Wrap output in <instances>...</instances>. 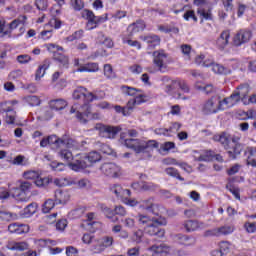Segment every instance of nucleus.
Masks as SVG:
<instances>
[{
    "label": "nucleus",
    "mask_w": 256,
    "mask_h": 256,
    "mask_svg": "<svg viewBox=\"0 0 256 256\" xmlns=\"http://www.w3.org/2000/svg\"><path fill=\"white\" fill-rule=\"evenodd\" d=\"M84 144H86V141H82L81 143H79L78 141L70 138L69 136H63L61 138H58L56 135L44 137L40 142V146L42 148H45L48 145L58 148L57 153L59 159L68 163H71L72 159L74 158L72 151H70L69 149L79 150L81 149V147L84 146Z\"/></svg>",
    "instance_id": "1"
},
{
    "label": "nucleus",
    "mask_w": 256,
    "mask_h": 256,
    "mask_svg": "<svg viewBox=\"0 0 256 256\" xmlns=\"http://www.w3.org/2000/svg\"><path fill=\"white\" fill-rule=\"evenodd\" d=\"M88 91L86 88L78 87L73 92V99L83 101L82 105L74 104L70 109V114H75L78 121L82 124L87 123V119H99L98 113H91V107L88 102Z\"/></svg>",
    "instance_id": "2"
},
{
    "label": "nucleus",
    "mask_w": 256,
    "mask_h": 256,
    "mask_svg": "<svg viewBox=\"0 0 256 256\" xmlns=\"http://www.w3.org/2000/svg\"><path fill=\"white\" fill-rule=\"evenodd\" d=\"M120 89L124 95L135 96V98L130 99L125 106V110L128 116L131 115V112L133 111L135 105H141L142 103L149 100V96L143 93L140 89H136L126 85L121 86Z\"/></svg>",
    "instance_id": "3"
},
{
    "label": "nucleus",
    "mask_w": 256,
    "mask_h": 256,
    "mask_svg": "<svg viewBox=\"0 0 256 256\" xmlns=\"http://www.w3.org/2000/svg\"><path fill=\"white\" fill-rule=\"evenodd\" d=\"M123 144L126 147L133 149L136 153L149 152L159 147V143L155 140L143 141L138 139H126Z\"/></svg>",
    "instance_id": "4"
},
{
    "label": "nucleus",
    "mask_w": 256,
    "mask_h": 256,
    "mask_svg": "<svg viewBox=\"0 0 256 256\" xmlns=\"http://www.w3.org/2000/svg\"><path fill=\"white\" fill-rule=\"evenodd\" d=\"M222 110L223 103L220 97H212L200 104V112H202V114L205 116L217 114L219 111Z\"/></svg>",
    "instance_id": "5"
},
{
    "label": "nucleus",
    "mask_w": 256,
    "mask_h": 256,
    "mask_svg": "<svg viewBox=\"0 0 256 256\" xmlns=\"http://www.w3.org/2000/svg\"><path fill=\"white\" fill-rule=\"evenodd\" d=\"M33 189V183L22 180L19 184V188L11 189V197L21 203H27L30 200L28 193Z\"/></svg>",
    "instance_id": "6"
},
{
    "label": "nucleus",
    "mask_w": 256,
    "mask_h": 256,
    "mask_svg": "<svg viewBox=\"0 0 256 256\" xmlns=\"http://www.w3.org/2000/svg\"><path fill=\"white\" fill-rule=\"evenodd\" d=\"M54 185L58 187L76 185L79 189H89L91 187L90 180L87 178L77 180V178H73L72 176H68L67 178H56L54 179Z\"/></svg>",
    "instance_id": "7"
},
{
    "label": "nucleus",
    "mask_w": 256,
    "mask_h": 256,
    "mask_svg": "<svg viewBox=\"0 0 256 256\" xmlns=\"http://www.w3.org/2000/svg\"><path fill=\"white\" fill-rule=\"evenodd\" d=\"M164 92L171 95L175 99H186L179 92V80H172L169 76H163L161 78Z\"/></svg>",
    "instance_id": "8"
},
{
    "label": "nucleus",
    "mask_w": 256,
    "mask_h": 256,
    "mask_svg": "<svg viewBox=\"0 0 256 256\" xmlns=\"http://www.w3.org/2000/svg\"><path fill=\"white\" fill-rule=\"evenodd\" d=\"M114 238L110 236H105L100 239H95L90 246L89 250L92 253V255H100V253H103L106 248H109L113 245Z\"/></svg>",
    "instance_id": "9"
},
{
    "label": "nucleus",
    "mask_w": 256,
    "mask_h": 256,
    "mask_svg": "<svg viewBox=\"0 0 256 256\" xmlns=\"http://www.w3.org/2000/svg\"><path fill=\"white\" fill-rule=\"evenodd\" d=\"M45 47L49 52H52L54 54V60L60 64V67L62 68H68L69 65V58L61 53L59 51H64V48L55 45V44H46Z\"/></svg>",
    "instance_id": "10"
},
{
    "label": "nucleus",
    "mask_w": 256,
    "mask_h": 256,
    "mask_svg": "<svg viewBox=\"0 0 256 256\" xmlns=\"http://www.w3.org/2000/svg\"><path fill=\"white\" fill-rule=\"evenodd\" d=\"M95 129L99 131V135L102 138L106 139H114L121 131V128L119 126L105 125L102 123H97Z\"/></svg>",
    "instance_id": "11"
},
{
    "label": "nucleus",
    "mask_w": 256,
    "mask_h": 256,
    "mask_svg": "<svg viewBox=\"0 0 256 256\" xmlns=\"http://www.w3.org/2000/svg\"><path fill=\"white\" fill-rule=\"evenodd\" d=\"M68 167L74 172H81L89 168V162L86 161V154H78L73 157Z\"/></svg>",
    "instance_id": "12"
},
{
    "label": "nucleus",
    "mask_w": 256,
    "mask_h": 256,
    "mask_svg": "<svg viewBox=\"0 0 256 256\" xmlns=\"http://www.w3.org/2000/svg\"><path fill=\"white\" fill-rule=\"evenodd\" d=\"M154 66L158 69L160 72H164V70L167 69V66L169 64L168 60V54L165 53L164 50H157L154 51Z\"/></svg>",
    "instance_id": "13"
},
{
    "label": "nucleus",
    "mask_w": 256,
    "mask_h": 256,
    "mask_svg": "<svg viewBox=\"0 0 256 256\" xmlns=\"http://www.w3.org/2000/svg\"><path fill=\"white\" fill-rule=\"evenodd\" d=\"M235 228L233 225H223L220 226V228H213L212 230H206V232L204 233V236L206 237H211V236H227L230 235L234 232Z\"/></svg>",
    "instance_id": "14"
},
{
    "label": "nucleus",
    "mask_w": 256,
    "mask_h": 256,
    "mask_svg": "<svg viewBox=\"0 0 256 256\" xmlns=\"http://www.w3.org/2000/svg\"><path fill=\"white\" fill-rule=\"evenodd\" d=\"M252 38L251 30H238L235 36L233 37L232 44L235 47H240L248 43Z\"/></svg>",
    "instance_id": "15"
},
{
    "label": "nucleus",
    "mask_w": 256,
    "mask_h": 256,
    "mask_svg": "<svg viewBox=\"0 0 256 256\" xmlns=\"http://www.w3.org/2000/svg\"><path fill=\"white\" fill-rule=\"evenodd\" d=\"M137 221L139 222L140 225L146 227L153 222H158L159 225H167V219L164 217L155 218L142 213H138Z\"/></svg>",
    "instance_id": "16"
},
{
    "label": "nucleus",
    "mask_w": 256,
    "mask_h": 256,
    "mask_svg": "<svg viewBox=\"0 0 256 256\" xmlns=\"http://www.w3.org/2000/svg\"><path fill=\"white\" fill-rule=\"evenodd\" d=\"M241 137L240 136H233L231 141L234 145H231V150L228 151V157L232 160H236L238 155H241V152L244 149V145L239 143Z\"/></svg>",
    "instance_id": "17"
},
{
    "label": "nucleus",
    "mask_w": 256,
    "mask_h": 256,
    "mask_svg": "<svg viewBox=\"0 0 256 256\" xmlns=\"http://www.w3.org/2000/svg\"><path fill=\"white\" fill-rule=\"evenodd\" d=\"M101 171L108 177H118L121 174V167L116 163H104L101 166Z\"/></svg>",
    "instance_id": "18"
},
{
    "label": "nucleus",
    "mask_w": 256,
    "mask_h": 256,
    "mask_svg": "<svg viewBox=\"0 0 256 256\" xmlns=\"http://www.w3.org/2000/svg\"><path fill=\"white\" fill-rule=\"evenodd\" d=\"M87 219L83 222V226L90 232H95L99 228L100 222L96 221L98 216L94 212H89L86 215Z\"/></svg>",
    "instance_id": "19"
},
{
    "label": "nucleus",
    "mask_w": 256,
    "mask_h": 256,
    "mask_svg": "<svg viewBox=\"0 0 256 256\" xmlns=\"http://www.w3.org/2000/svg\"><path fill=\"white\" fill-rule=\"evenodd\" d=\"M159 221H153L150 225L145 226L146 234L150 236H157L158 238H163L165 236V230L159 228Z\"/></svg>",
    "instance_id": "20"
},
{
    "label": "nucleus",
    "mask_w": 256,
    "mask_h": 256,
    "mask_svg": "<svg viewBox=\"0 0 256 256\" xmlns=\"http://www.w3.org/2000/svg\"><path fill=\"white\" fill-rule=\"evenodd\" d=\"M202 66L203 67H212V71L215 74L227 75V73H228V69L225 68V66H223L221 64L214 63V60L212 58H208V59L203 60Z\"/></svg>",
    "instance_id": "21"
},
{
    "label": "nucleus",
    "mask_w": 256,
    "mask_h": 256,
    "mask_svg": "<svg viewBox=\"0 0 256 256\" xmlns=\"http://www.w3.org/2000/svg\"><path fill=\"white\" fill-rule=\"evenodd\" d=\"M81 16L83 19L88 20L86 24V30L91 31L95 28H97L98 23L96 22V19L94 18V13L93 11H90L88 9H84L81 12Z\"/></svg>",
    "instance_id": "22"
},
{
    "label": "nucleus",
    "mask_w": 256,
    "mask_h": 256,
    "mask_svg": "<svg viewBox=\"0 0 256 256\" xmlns=\"http://www.w3.org/2000/svg\"><path fill=\"white\" fill-rule=\"evenodd\" d=\"M109 191L112 195H114L117 199L121 201L124 200L126 195H131V191L128 189H123V187L119 184H114L109 187Z\"/></svg>",
    "instance_id": "23"
},
{
    "label": "nucleus",
    "mask_w": 256,
    "mask_h": 256,
    "mask_svg": "<svg viewBox=\"0 0 256 256\" xmlns=\"http://www.w3.org/2000/svg\"><path fill=\"white\" fill-rule=\"evenodd\" d=\"M71 199V195L68 191H63L61 189L54 192V201L56 205H67Z\"/></svg>",
    "instance_id": "24"
},
{
    "label": "nucleus",
    "mask_w": 256,
    "mask_h": 256,
    "mask_svg": "<svg viewBox=\"0 0 256 256\" xmlns=\"http://www.w3.org/2000/svg\"><path fill=\"white\" fill-rule=\"evenodd\" d=\"M8 231L11 234H25L30 231V226L28 224H22V223H11L8 225Z\"/></svg>",
    "instance_id": "25"
},
{
    "label": "nucleus",
    "mask_w": 256,
    "mask_h": 256,
    "mask_svg": "<svg viewBox=\"0 0 256 256\" xmlns=\"http://www.w3.org/2000/svg\"><path fill=\"white\" fill-rule=\"evenodd\" d=\"M150 250H152L158 256H167L172 255L174 253V248L166 244H160L158 246L154 245L150 247Z\"/></svg>",
    "instance_id": "26"
},
{
    "label": "nucleus",
    "mask_w": 256,
    "mask_h": 256,
    "mask_svg": "<svg viewBox=\"0 0 256 256\" xmlns=\"http://www.w3.org/2000/svg\"><path fill=\"white\" fill-rule=\"evenodd\" d=\"M215 152L212 150H204L202 152L194 151V158L198 162H210L214 159Z\"/></svg>",
    "instance_id": "27"
},
{
    "label": "nucleus",
    "mask_w": 256,
    "mask_h": 256,
    "mask_svg": "<svg viewBox=\"0 0 256 256\" xmlns=\"http://www.w3.org/2000/svg\"><path fill=\"white\" fill-rule=\"evenodd\" d=\"M230 40V30H223L216 40V46L219 50H224L227 48Z\"/></svg>",
    "instance_id": "28"
},
{
    "label": "nucleus",
    "mask_w": 256,
    "mask_h": 256,
    "mask_svg": "<svg viewBox=\"0 0 256 256\" xmlns=\"http://www.w3.org/2000/svg\"><path fill=\"white\" fill-rule=\"evenodd\" d=\"M140 39L148 44V48L154 49L156 46H159L161 43V39L159 36L155 34L141 36Z\"/></svg>",
    "instance_id": "29"
},
{
    "label": "nucleus",
    "mask_w": 256,
    "mask_h": 256,
    "mask_svg": "<svg viewBox=\"0 0 256 256\" xmlns=\"http://www.w3.org/2000/svg\"><path fill=\"white\" fill-rule=\"evenodd\" d=\"M145 28H146V24L143 20H138L134 23H131L127 28V31L129 33L128 36H133L136 33L142 32L144 31Z\"/></svg>",
    "instance_id": "30"
},
{
    "label": "nucleus",
    "mask_w": 256,
    "mask_h": 256,
    "mask_svg": "<svg viewBox=\"0 0 256 256\" xmlns=\"http://www.w3.org/2000/svg\"><path fill=\"white\" fill-rule=\"evenodd\" d=\"M240 100L241 99L239 98V95L236 93V91H234L230 97L221 100L222 110H225L230 107H234V105H237V103Z\"/></svg>",
    "instance_id": "31"
},
{
    "label": "nucleus",
    "mask_w": 256,
    "mask_h": 256,
    "mask_svg": "<svg viewBox=\"0 0 256 256\" xmlns=\"http://www.w3.org/2000/svg\"><path fill=\"white\" fill-rule=\"evenodd\" d=\"M213 140L216 142H219L224 147V149L227 150V154H228V151L231 150L230 137L227 133L214 135Z\"/></svg>",
    "instance_id": "32"
},
{
    "label": "nucleus",
    "mask_w": 256,
    "mask_h": 256,
    "mask_svg": "<svg viewBox=\"0 0 256 256\" xmlns=\"http://www.w3.org/2000/svg\"><path fill=\"white\" fill-rule=\"evenodd\" d=\"M139 205H140V209H142L143 211L155 214V208L157 207V205L154 203L153 198L142 200L140 201Z\"/></svg>",
    "instance_id": "33"
},
{
    "label": "nucleus",
    "mask_w": 256,
    "mask_h": 256,
    "mask_svg": "<svg viewBox=\"0 0 256 256\" xmlns=\"http://www.w3.org/2000/svg\"><path fill=\"white\" fill-rule=\"evenodd\" d=\"M6 248H8L11 251H24L29 249V244L27 242H16V241H9L8 244H6Z\"/></svg>",
    "instance_id": "34"
},
{
    "label": "nucleus",
    "mask_w": 256,
    "mask_h": 256,
    "mask_svg": "<svg viewBox=\"0 0 256 256\" xmlns=\"http://www.w3.org/2000/svg\"><path fill=\"white\" fill-rule=\"evenodd\" d=\"M26 21H27V16L25 15L18 16L16 19H14L8 24L7 31H10V33H12V31L17 29L20 25H25Z\"/></svg>",
    "instance_id": "35"
},
{
    "label": "nucleus",
    "mask_w": 256,
    "mask_h": 256,
    "mask_svg": "<svg viewBox=\"0 0 256 256\" xmlns=\"http://www.w3.org/2000/svg\"><path fill=\"white\" fill-rule=\"evenodd\" d=\"M36 211H37V204L30 203L20 212V216L22 218H30L31 216L35 215Z\"/></svg>",
    "instance_id": "36"
},
{
    "label": "nucleus",
    "mask_w": 256,
    "mask_h": 256,
    "mask_svg": "<svg viewBox=\"0 0 256 256\" xmlns=\"http://www.w3.org/2000/svg\"><path fill=\"white\" fill-rule=\"evenodd\" d=\"M99 71V64L96 62L87 63L83 66H80L77 69V72L83 73V72H89V73H95Z\"/></svg>",
    "instance_id": "37"
},
{
    "label": "nucleus",
    "mask_w": 256,
    "mask_h": 256,
    "mask_svg": "<svg viewBox=\"0 0 256 256\" xmlns=\"http://www.w3.org/2000/svg\"><path fill=\"white\" fill-rule=\"evenodd\" d=\"M176 239L180 244L184 246H193L196 244V238L193 236L179 234L176 236Z\"/></svg>",
    "instance_id": "38"
},
{
    "label": "nucleus",
    "mask_w": 256,
    "mask_h": 256,
    "mask_svg": "<svg viewBox=\"0 0 256 256\" xmlns=\"http://www.w3.org/2000/svg\"><path fill=\"white\" fill-rule=\"evenodd\" d=\"M183 225L187 232H194L197 231L203 225V223L197 220H187L183 223Z\"/></svg>",
    "instance_id": "39"
},
{
    "label": "nucleus",
    "mask_w": 256,
    "mask_h": 256,
    "mask_svg": "<svg viewBox=\"0 0 256 256\" xmlns=\"http://www.w3.org/2000/svg\"><path fill=\"white\" fill-rule=\"evenodd\" d=\"M6 113V124L14 125L16 121V111H14L13 107L4 108L3 110Z\"/></svg>",
    "instance_id": "40"
},
{
    "label": "nucleus",
    "mask_w": 256,
    "mask_h": 256,
    "mask_svg": "<svg viewBox=\"0 0 256 256\" xmlns=\"http://www.w3.org/2000/svg\"><path fill=\"white\" fill-rule=\"evenodd\" d=\"M197 14L202 18L201 23H203V20H212L213 18L210 6L205 8H198Z\"/></svg>",
    "instance_id": "41"
},
{
    "label": "nucleus",
    "mask_w": 256,
    "mask_h": 256,
    "mask_svg": "<svg viewBox=\"0 0 256 256\" xmlns=\"http://www.w3.org/2000/svg\"><path fill=\"white\" fill-rule=\"evenodd\" d=\"M101 159H102V156L97 151H92L86 155V161H87V163H89V167H91L92 164L100 162Z\"/></svg>",
    "instance_id": "42"
},
{
    "label": "nucleus",
    "mask_w": 256,
    "mask_h": 256,
    "mask_svg": "<svg viewBox=\"0 0 256 256\" xmlns=\"http://www.w3.org/2000/svg\"><path fill=\"white\" fill-rule=\"evenodd\" d=\"M50 107L53 110L61 111L67 107V102L64 99H56L50 101Z\"/></svg>",
    "instance_id": "43"
},
{
    "label": "nucleus",
    "mask_w": 256,
    "mask_h": 256,
    "mask_svg": "<svg viewBox=\"0 0 256 256\" xmlns=\"http://www.w3.org/2000/svg\"><path fill=\"white\" fill-rule=\"evenodd\" d=\"M238 95V97L240 98V100H242L244 102V105H246V96L249 92L248 88L246 85H241L237 88V90L235 91Z\"/></svg>",
    "instance_id": "44"
},
{
    "label": "nucleus",
    "mask_w": 256,
    "mask_h": 256,
    "mask_svg": "<svg viewBox=\"0 0 256 256\" xmlns=\"http://www.w3.org/2000/svg\"><path fill=\"white\" fill-rule=\"evenodd\" d=\"M106 96L105 92L102 90H97L94 93L89 92L88 93V102H92L94 100H101L104 99Z\"/></svg>",
    "instance_id": "45"
},
{
    "label": "nucleus",
    "mask_w": 256,
    "mask_h": 256,
    "mask_svg": "<svg viewBox=\"0 0 256 256\" xmlns=\"http://www.w3.org/2000/svg\"><path fill=\"white\" fill-rule=\"evenodd\" d=\"M40 176V172L37 170H27L23 172V178L26 180H34Z\"/></svg>",
    "instance_id": "46"
},
{
    "label": "nucleus",
    "mask_w": 256,
    "mask_h": 256,
    "mask_svg": "<svg viewBox=\"0 0 256 256\" xmlns=\"http://www.w3.org/2000/svg\"><path fill=\"white\" fill-rule=\"evenodd\" d=\"M165 173L168 175V176H171L173 178H176L180 181H184V178H182V176L179 175V170H177V168H174V167H168L165 169Z\"/></svg>",
    "instance_id": "47"
},
{
    "label": "nucleus",
    "mask_w": 256,
    "mask_h": 256,
    "mask_svg": "<svg viewBox=\"0 0 256 256\" xmlns=\"http://www.w3.org/2000/svg\"><path fill=\"white\" fill-rule=\"evenodd\" d=\"M143 237H144V232L141 229H139V230H135L133 232L130 239H131L132 242L140 244L142 242Z\"/></svg>",
    "instance_id": "48"
},
{
    "label": "nucleus",
    "mask_w": 256,
    "mask_h": 256,
    "mask_svg": "<svg viewBox=\"0 0 256 256\" xmlns=\"http://www.w3.org/2000/svg\"><path fill=\"white\" fill-rule=\"evenodd\" d=\"M121 222L123 223L124 227L128 229H134L136 227L135 219L132 216L125 217L121 220Z\"/></svg>",
    "instance_id": "49"
},
{
    "label": "nucleus",
    "mask_w": 256,
    "mask_h": 256,
    "mask_svg": "<svg viewBox=\"0 0 256 256\" xmlns=\"http://www.w3.org/2000/svg\"><path fill=\"white\" fill-rule=\"evenodd\" d=\"M181 51L185 57V60H191L194 52L192 51V48L190 45H182L181 46Z\"/></svg>",
    "instance_id": "50"
},
{
    "label": "nucleus",
    "mask_w": 256,
    "mask_h": 256,
    "mask_svg": "<svg viewBox=\"0 0 256 256\" xmlns=\"http://www.w3.org/2000/svg\"><path fill=\"white\" fill-rule=\"evenodd\" d=\"M104 76L107 79H114L116 78V73L113 70V67L111 64H105L104 65Z\"/></svg>",
    "instance_id": "51"
},
{
    "label": "nucleus",
    "mask_w": 256,
    "mask_h": 256,
    "mask_svg": "<svg viewBox=\"0 0 256 256\" xmlns=\"http://www.w3.org/2000/svg\"><path fill=\"white\" fill-rule=\"evenodd\" d=\"M56 202L53 199H48L43 205L42 212L48 214L52 209H54Z\"/></svg>",
    "instance_id": "52"
},
{
    "label": "nucleus",
    "mask_w": 256,
    "mask_h": 256,
    "mask_svg": "<svg viewBox=\"0 0 256 256\" xmlns=\"http://www.w3.org/2000/svg\"><path fill=\"white\" fill-rule=\"evenodd\" d=\"M35 185L39 188H44L50 183V178H41L39 175L37 179L34 181Z\"/></svg>",
    "instance_id": "53"
},
{
    "label": "nucleus",
    "mask_w": 256,
    "mask_h": 256,
    "mask_svg": "<svg viewBox=\"0 0 256 256\" xmlns=\"http://www.w3.org/2000/svg\"><path fill=\"white\" fill-rule=\"evenodd\" d=\"M48 66L46 64L40 65L35 74V80L39 81L41 78L44 77L45 71L47 70Z\"/></svg>",
    "instance_id": "54"
},
{
    "label": "nucleus",
    "mask_w": 256,
    "mask_h": 256,
    "mask_svg": "<svg viewBox=\"0 0 256 256\" xmlns=\"http://www.w3.org/2000/svg\"><path fill=\"white\" fill-rule=\"evenodd\" d=\"M131 37L132 36H129V35H128V37H123L122 38L123 43L124 44H128L131 47H136L137 49H140L141 48V44L138 41L131 40Z\"/></svg>",
    "instance_id": "55"
},
{
    "label": "nucleus",
    "mask_w": 256,
    "mask_h": 256,
    "mask_svg": "<svg viewBox=\"0 0 256 256\" xmlns=\"http://www.w3.org/2000/svg\"><path fill=\"white\" fill-rule=\"evenodd\" d=\"M131 195H126L123 200L122 203H124L125 205H129L130 207H136V205H140V202H138L136 199H131L129 198Z\"/></svg>",
    "instance_id": "56"
},
{
    "label": "nucleus",
    "mask_w": 256,
    "mask_h": 256,
    "mask_svg": "<svg viewBox=\"0 0 256 256\" xmlns=\"http://www.w3.org/2000/svg\"><path fill=\"white\" fill-rule=\"evenodd\" d=\"M219 247H220V251L222 252V255H227V253H229L231 249V244L227 241H222L219 244Z\"/></svg>",
    "instance_id": "57"
},
{
    "label": "nucleus",
    "mask_w": 256,
    "mask_h": 256,
    "mask_svg": "<svg viewBox=\"0 0 256 256\" xmlns=\"http://www.w3.org/2000/svg\"><path fill=\"white\" fill-rule=\"evenodd\" d=\"M183 18L185 21H189L190 19H193L194 22H198V18L195 15L194 10H188L184 13Z\"/></svg>",
    "instance_id": "58"
},
{
    "label": "nucleus",
    "mask_w": 256,
    "mask_h": 256,
    "mask_svg": "<svg viewBox=\"0 0 256 256\" xmlns=\"http://www.w3.org/2000/svg\"><path fill=\"white\" fill-rule=\"evenodd\" d=\"M180 127L181 124L179 122H172L168 128V133L170 134V136H172V134L177 133Z\"/></svg>",
    "instance_id": "59"
},
{
    "label": "nucleus",
    "mask_w": 256,
    "mask_h": 256,
    "mask_svg": "<svg viewBox=\"0 0 256 256\" xmlns=\"http://www.w3.org/2000/svg\"><path fill=\"white\" fill-rule=\"evenodd\" d=\"M245 229H246V232H248L250 234L256 233V222L246 221Z\"/></svg>",
    "instance_id": "60"
},
{
    "label": "nucleus",
    "mask_w": 256,
    "mask_h": 256,
    "mask_svg": "<svg viewBox=\"0 0 256 256\" xmlns=\"http://www.w3.org/2000/svg\"><path fill=\"white\" fill-rule=\"evenodd\" d=\"M27 102L31 107H38L40 105L41 101L37 96H29L27 98Z\"/></svg>",
    "instance_id": "61"
},
{
    "label": "nucleus",
    "mask_w": 256,
    "mask_h": 256,
    "mask_svg": "<svg viewBox=\"0 0 256 256\" xmlns=\"http://www.w3.org/2000/svg\"><path fill=\"white\" fill-rule=\"evenodd\" d=\"M48 24H49V26L53 27L54 29H60L61 25H62V21L56 17H53L50 19Z\"/></svg>",
    "instance_id": "62"
},
{
    "label": "nucleus",
    "mask_w": 256,
    "mask_h": 256,
    "mask_svg": "<svg viewBox=\"0 0 256 256\" xmlns=\"http://www.w3.org/2000/svg\"><path fill=\"white\" fill-rule=\"evenodd\" d=\"M141 188L145 191H155L156 189L159 188V186L153 183H143L141 185Z\"/></svg>",
    "instance_id": "63"
},
{
    "label": "nucleus",
    "mask_w": 256,
    "mask_h": 256,
    "mask_svg": "<svg viewBox=\"0 0 256 256\" xmlns=\"http://www.w3.org/2000/svg\"><path fill=\"white\" fill-rule=\"evenodd\" d=\"M226 188L235 196L236 199L240 200V191L238 188L231 184H228Z\"/></svg>",
    "instance_id": "64"
}]
</instances>
